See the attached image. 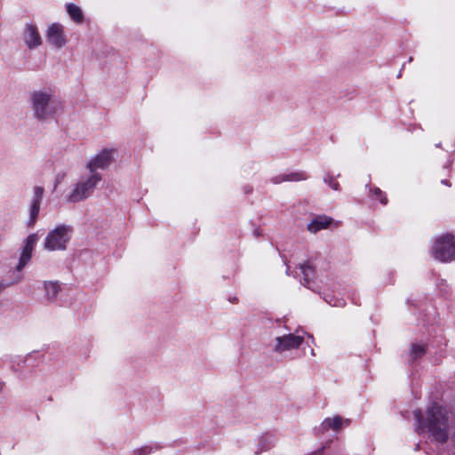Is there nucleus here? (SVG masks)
<instances>
[{
    "instance_id": "12",
    "label": "nucleus",
    "mask_w": 455,
    "mask_h": 455,
    "mask_svg": "<svg viewBox=\"0 0 455 455\" xmlns=\"http://www.w3.org/2000/svg\"><path fill=\"white\" fill-rule=\"evenodd\" d=\"M346 424L347 426L349 425L348 419H343L340 416H335L333 418H326L320 426V430L322 432L329 431L330 429H332L334 431H339L343 424Z\"/></svg>"
},
{
    "instance_id": "17",
    "label": "nucleus",
    "mask_w": 455,
    "mask_h": 455,
    "mask_svg": "<svg viewBox=\"0 0 455 455\" xmlns=\"http://www.w3.org/2000/svg\"><path fill=\"white\" fill-rule=\"evenodd\" d=\"M21 280H22V275L20 274V272L14 273V276L12 278V280L0 282V292L9 286L17 284Z\"/></svg>"
},
{
    "instance_id": "24",
    "label": "nucleus",
    "mask_w": 455,
    "mask_h": 455,
    "mask_svg": "<svg viewBox=\"0 0 455 455\" xmlns=\"http://www.w3.org/2000/svg\"><path fill=\"white\" fill-rule=\"evenodd\" d=\"M4 386H5L4 382H3V381L0 379V393L4 390Z\"/></svg>"
},
{
    "instance_id": "5",
    "label": "nucleus",
    "mask_w": 455,
    "mask_h": 455,
    "mask_svg": "<svg viewBox=\"0 0 455 455\" xmlns=\"http://www.w3.org/2000/svg\"><path fill=\"white\" fill-rule=\"evenodd\" d=\"M432 256L442 262H449L455 259V243L451 235H443L437 237L434 243Z\"/></svg>"
},
{
    "instance_id": "8",
    "label": "nucleus",
    "mask_w": 455,
    "mask_h": 455,
    "mask_svg": "<svg viewBox=\"0 0 455 455\" xmlns=\"http://www.w3.org/2000/svg\"><path fill=\"white\" fill-rule=\"evenodd\" d=\"M39 237L36 233L30 234L23 241L19 262L16 266V272H20L32 258V252Z\"/></svg>"
},
{
    "instance_id": "1",
    "label": "nucleus",
    "mask_w": 455,
    "mask_h": 455,
    "mask_svg": "<svg viewBox=\"0 0 455 455\" xmlns=\"http://www.w3.org/2000/svg\"><path fill=\"white\" fill-rule=\"evenodd\" d=\"M417 419V432L419 435L427 434L435 441L446 442L455 428V417L445 408L434 403L429 406L422 415L420 411L414 412Z\"/></svg>"
},
{
    "instance_id": "13",
    "label": "nucleus",
    "mask_w": 455,
    "mask_h": 455,
    "mask_svg": "<svg viewBox=\"0 0 455 455\" xmlns=\"http://www.w3.org/2000/svg\"><path fill=\"white\" fill-rule=\"evenodd\" d=\"M44 298L49 302H54L61 290L60 284L57 281H44Z\"/></svg>"
},
{
    "instance_id": "25",
    "label": "nucleus",
    "mask_w": 455,
    "mask_h": 455,
    "mask_svg": "<svg viewBox=\"0 0 455 455\" xmlns=\"http://www.w3.org/2000/svg\"><path fill=\"white\" fill-rule=\"evenodd\" d=\"M323 448H322L321 450H319V451H315V452L312 453L311 455H322V453H323Z\"/></svg>"
},
{
    "instance_id": "3",
    "label": "nucleus",
    "mask_w": 455,
    "mask_h": 455,
    "mask_svg": "<svg viewBox=\"0 0 455 455\" xmlns=\"http://www.w3.org/2000/svg\"><path fill=\"white\" fill-rule=\"evenodd\" d=\"M101 180L100 173H88L83 176L74 184L69 193L66 196L68 203H77L88 198Z\"/></svg>"
},
{
    "instance_id": "16",
    "label": "nucleus",
    "mask_w": 455,
    "mask_h": 455,
    "mask_svg": "<svg viewBox=\"0 0 455 455\" xmlns=\"http://www.w3.org/2000/svg\"><path fill=\"white\" fill-rule=\"evenodd\" d=\"M67 12L70 18L76 23H81L84 20V14L80 7L74 4L67 5Z\"/></svg>"
},
{
    "instance_id": "15",
    "label": "nucleus",
    "mask_w": 455,
    "mask_h": 455,
    "mask_svg": "<svg viewBox=\"0 0 455 455\" xmlns=\"http://www.w3.org/2000/svg\"><path fill=\"white\" fill-rule=\"evenodd\" d=\"M307 176L305 172H291L288 174H279L271 179L274 184H280L284 181H299L307 180Z\"/></svg>"
},
{
    "instance_id": "11",
    "label": "nucleus",
    "mask_w": 455,
    "mask_h": 455,
    "mask_svg": "<svg viewBox=\"0 0 455 455\" xmlns=\"http://www.w3.org/2000/svg\"><path fill=\"white\" fill-rule=\"evenodd\" d=\"M44 194V188L41 186H36L33 188V195L29 206V219L28 221V227H34L40 212V205Z\"/></svg>"
},
{
    "instance_id": "6",
    "label": "nucleus",
    "mask_w": 455,
    "mask_h": 455,
    "mask_svg": "<svg viewBox=\"0 0 455 455\" xmlns=\"http://www.w3.org/2000/svg\"><path fill=\"white\" fill-rule=\"evenodd\" d=\"M47 43L54 49L63 48L68 42L63 25L60 23L50 24L45 30Z\"/></svg>"
},
{
    "instance_id": "10",
    "label": "nucleus",
    "mask_w": 455,
    "mask_h": 455,
    "mask_svg": "<svg viewBox=\"0 0 455 455\" xmlns=\"http://www.w3.org/2000/svg\"><path fill=\"white\" fill-rule=\"evenodd\" d=\"M115 149H103L99 154H97L88 164L87 169L89 170V173H98L96 170L104 169L108 167L112 160L113 156L115 154Z\"/></svg>"
},
{
    "instance_id": "23",
    "label": "nucleus",
    "mask_w": 455,
    "mask_h": 455,
    "mask_svg": "<svg viewBox=\"0 0 455 455\" xmlns=\"http://www.w3.org/2000/svg\"><path fill=\"white\" fill-rule=\"evenodd\" d=\"M270 447H271L270 443H268L267 444L264 443L262 449L260 450V451H267V450L270 449Z\"/></svg>"
},
{
    "instance_id": "4",
    "label": "nucleus",
    "mask_w": 455,
    "mask_h": 455,
    "mask_svg": "<svg viewBox=\"0 0 455 455\" xmlns=\"http://www.w3.org/2000/svg\"><path fill=\"white\" fill-rule=\"evenodd\" d=\"M72 227L65 224L58 225L51 229L44 240V249L48 251H64L72 235Z\"/></svg>"
},
{
    "instance_id": "21",
    "label": "nucleus",
    "mask_w": 455,
    "mask_h": 455,
    "mask_svg": "<svg viewBox=\"0 0 455 455\" xmlns=\"http://www.w3.org/2000/svg\"><path fill=\"white\" fill-rule=\"evenodd\" d=\"M152 451L150 446H144L133 451V455H148Z\"/></svg>"
},
{
    "instance_id": "19",
    "label": "nucleus",
    "mask_w": 455,
    "mask_h": 455,
    "mask_svg": "<svg viewBox=\"0 0 455 455\" xmlns=\"http://www.w3.org/2000/svg\"><path fill=\"white\" fill-rule=\"evenodd\" d=\"M426 352V348L424 345L412 344L411 349V355L413 359H417L421 357Z\"/></svg>"
},
{
    "instance_id": "9",
    "label": "nucleus",
    "mask_w": 455,
    "mask_h": 455,
    "mask_svg": "<svg viewBox=\"0 0 455 455\" xmlns=\"http://www.w3.org/2000/svg\"><path fill=\"white\" fill-rule=\"evenodd\" d=\"M22 40L29 50H34L42 45L43 40L37 26L33 22H26L22 28Z\"/></svg>"
},
{
    "instance_id": "2",
    "label": "nucleus",
    "mask_w": 455,
    "mask_h": 455,
    "mask_svg": "<svg viewBox=\"0 0 455 455\" xmlns=\"http://www.w3.org/2000/svg\"><path fill=\"white\" fill-rule=\"evenodd\" d=\"M28 102L33 117L39 122L53 118L62 109L61 100L55 90L49 87L31 91Z\"/></svg>"
},
{
    "instance_id": "18",
    "label": "nucleus",
    "mask_w": 455,
    "mask_h": 455,
    "mask_svg": "<svg viewBox=\"0 0 455 455\" xmlns=\"http://www.w3.org/2000/svg\"><path fill=\"white\" fill-rule=\"evenodd\" d=\"M300 270L302 275H304V284L306 285L307 283H308L309 280L313 276L314 269L310 264L305 263L300 266Z\"/></svg>"
},
{
    "instance_id": "7",
    "label": "nucleus",
    "mask_w": 455,
    "mask_h": 455,
    "mask_svg": "<svg viewBox=\"0 0 455 455\" xmlns=\"http://www.w3.org/2000/svg\"><path fill=\"white\" fill-rule=\"evenodd\" d=\"M303 341L304 337L296 333H290L287 335L276 337L275 339L273 350L275 353L282 354L285 351L298 348L303 343Z\"/></svg>"
},
{
    "instance_id": "20",
    "label": "nucleus",
    "mask_w": 455,
    "mask_h": 455,
    "mask_svg": "<svg viewBox=\"0 0 455 455\" xmlns=\"http://www.w3.org/2000/svg\"><path fill=\"white\" fill-rule=\"evenodd\" d=\"M372 196L375 199L379 200L380 203L383 204H386L387 202V197L383 195L382 191L378 188L372 190Z\"/></svg>"
},
{
    "instance_id": "22",
    "label": "nucleus",
    "mask_w": 455,
    "mask_h": 455,
    "mask_svg": "<svg viewBox=\"0 0 455 455\" xmlns=\"http://www.w3.org/2000/svg\"><path fill=\"white\" fill-rule=\"evenodd\" d=\"M324 182L327 183L332 189L338 190L339 189V183L333 180L332 177L328 176L324 178Z\"/></svg>"
},
{
    "instance_id": "14",
    "label": "nucleus",
    "mask_w": 455,
    "mask_h": 455,
    "mask_svg": "<svg viewBox=\"0 0 455 455\" xmlns=\"http://www.w3.org/2000/svg\"><path fill=\"white\" fill-rule=\"evenodd\" d=\"M332 223V219L327 216H318L307 225V230L311 233H317L327 228Z\"/></svg>"
}]
</instances>
